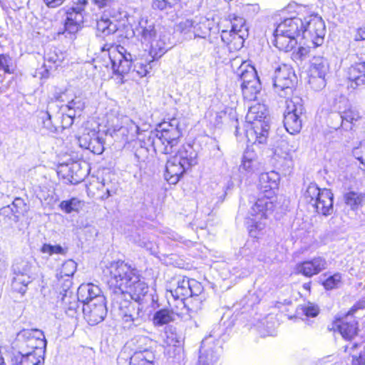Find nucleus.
<instances>
[{"label":"nucleus","instance_id":"3c124183","mask_svg":"<svg viewBox=\"0 0 365 365\" xmlns=\"http://www.w3.org/2000/svg\"><path fill=\"white\" fill-rule=\"evenodd\" d=\"M41 119L42 125L46 130L51 133L57 131L58 126L53 122L51 115L48 112H42Z\"/></svg>","mask_w":365,"mask_h":365},{"label":"nucleus","instance_id":"72a5a7b5","mask_svg":"<svg viewBox=\"0 0 365 365\" xmlns=\"http://www.w3.org/2000/svg\"><path fill=\"white\" fill-rule=\"evenodd\" d=\"M133 340L137 347L135 353H142L143 355L148 352L154 354L153 349L156 346L155 341L145 336H138Z\"/></svg>","mask_w":365,"mask_h":365},{"label":"nucleus","instance_id":"f704fd0d","mask_svg":"<svg viewBox=\"0 0 365 365\" xmlns=\"http://www.w3.org/2000/svg\"><path fill=\"white\" fill-rule=\"evenodd\" d=\"M257 164L256 153L252 150L247 149L244 153L240 170H243L247 173H252L257 168Z\"/></svg>","mask_w":365,"mask_h":365},{"label":"nucleus","instance_id":"412c9836","mask_svg":"<svg viewBox=\"0 0 365 365\" xmlns=\"http://www.w3.org/2000/svg\"><path fill=\"white\" fill-rule=\"evenodd\" d=\"M279 175L274 171L263 173L259 178V190L264 195H269L271 197L274 194V190L278 187Z\"/></svg>","mask_w":365,"mask_h":365},{"label":"nucleus","instance_id":"37998d69","mask_svg":"<svg viewBox=\"0 0 365 365\" xmlns=\"http://www.w3.org/2000/svg\"><path fill=\"white\" fill-rule=\"evenodd\" d=\"M0 365H19L17 351L0 347Z\"/></svg>","mask_w":365,"mask_h":365},{"label":"nucleus","instance_id":"6e6552de","mask_svg":"<svg viewBox=\"0 0 365 365\" xmlns=\"http://www.w3.org/2000/svg\"><path fill=\"white\" fill-rule=\"evenodd\" d=\"M297 83V76L292 68L287 64H281L275 68L273 76L274 92L280 97L290 99L293 97Z\"/></svg>","mask_w":365,"mask_h":365},{"label":"nucleus","instance_id":"0eeeda50","mask_svg":"<svg viewBox=\"0 0 365 365\" xmlns=\"http://www.w3.org/2000/svg\"><path fill=\"white\" fill-rule=\"evenodd\" d=\"M304 198L319 214L327 216L333 212V194L330 190H322L316 183H310L304 193Z\"/></svg>","mask_w":365,"mask_h":365},{"label":"nucleus","instance_id":"8fccbe9b","mask_svg":"<svg viewBox=\"0 0 365 365\" xmlns=\"http://www.w3.org/2000/svg\"><path fill=\"white\" fill-rule=\"evenodd\" d=\"M344 198L346 205L350 206L352 210L357 209L362 201V197L354 192L346 193Z\"/></svg>","mask_w":365,"mask_h":365},{"label":"nucleus","instance_id":"9b49d317","mask_svg":"<svg viewBox=\"0 0 365 365\" xmlns=\"http://www.w3.org/2000/svg\"><path fill=\"white\" fill-rule=\"evenodd\" d=\"M16 346L19 350L34 352L41 350L45 353L46 340L42 331L39 329H24L16 336Z\"/></svg>","mask_w":365,"mask_h":365},{"label":"nucleus","instance_id":"c9c22d12","mask_svg":"<svg viewBox=\"0 0 365 365\" xmlns=\"http://www.w3.org/2000/svg\"><path fill=\"white\" fill-rule=\"evenodd\" d=\"M190 279L187 277L179 278L177 281V287L171 291L172 296L175 299H184L189 297Z\"/></svg>","mask_w":365,"mask_h":365},{"label":"nucleus","instance_id":"ddd939ff","mask_svg":"<svg viewBox=\"0 0 365 365\" xmlns=\"http://www.w3.org/2000/svg\"><path fill=\"white\" fill-rule=\"evenodd\" d=\"M329 68L328 61L324 57H313L309 70V83L314 90L319 91L325 87V76L329 71Z\"/></svg>","mask_w":365,"mask_h":365},{"label":"nucleus","instance_id":"ea45409f","mask_svg":"<svg viewBox=\"0 0 365 365\" xmlns=\"http://www.w3.org/2000/svg\"><path fill=\"white\" fill-rule=\"evenodd\" d=\"M241 88L245 99L254 101L257 98V95L260 92L262 85L260 81H254L250 83L241 85Z\"/></svg>","mask_w":365,"mask_h":365},{"label":"nucleus","instance_id":"c756f323","mask_svg":"<svg viewBox=\"0 0 365 365\" xmlns=\"http://www.w3.org/2000/svg\"><path fill=\"white\" fill-rule=\"evenodd\" d=\"M17 353L19 365H38L43 360L45 354L42 353L41 350H38L37 352H34V351H25L24 352L22 350H19Z\"/></svg>","mask_w":365,"mask_h":365},{"label":"nucleus","instance_id":"2eb2a0df","mask_svg":"<svg viewBox=\"0 0 365 365\" xmlns=\"http://www.w3.org/2000/svg\"><path fill=\"white\" fill-rule=\"evenodd\" d=\"M83 312L90 325L93 326L103 321L108 312L105 297H100L96 302L83 306Z\"/></svg>","mask_w":365,"mask_h":365},{"label":"nucleus","instance_id":"a19ab883","mask_svg":"<svg viewBox=\"0 0 365 365\" xmlns=\"http://www.w3.org/2000/svg\"><path fill=\"white\" fill-rule=\"evenodd\" d=\"M155 354L148 352L143 355L142 353H134L130 359L129 365H153Z\"/></svg>","mask_w":365,"mask_h":365},{"label":"nucleus","instance_id":"a211bd4d","mask_svg":"<svg viewBox=\"0 0 365 365\" xmlns=\"http://www.w3.org/2000/svg\"><path fill=\"white\" fill-rule=\"evenodd\" d=\"M327 266V259L323 257L318 256L312 259L297 263L295 266V272L307 277H312L326 269Z\"/></svg>","mask_w":365,"mask_h":365},{"label":"nucleus","instance_id":"f8f14e48","mask_svg":"<svg viewBox=\"0 0 365 365\" xmlns=\"http://www.w3.org/2000/svg\"><path fill=\"white\" fill-rule=\"evenodd\" d=\"M88 0H73V6L66 11V18L64 24V34L75 35L83 23V12Z\"/></svg>","mask_w":365,"mask_h":365},{"label":"nucleus","instance_id":"4be33fe9","mask_svg":"<svg viewBox=\"0 0 365 365\" xmlns=\"http://www.w3.org/2000/svg\"><path fill=\"white\" fill-rule=\"evenodd\" d=\"M148 286L140 278V275L137 274V279L132 280L128 287L125 289V297L128 296L133 301L143 303L144 298L148 292Z\"/></svg>","mask_w":365,"mask_h":365},{"label":"nucleus","instance_id":"f257e3e1","mask_svg":"<svg viewBox=\"0 0 365 365\" xmlns=\"http://www.w3.org/2000/svg\"><path fill=\"white\" fill-rule=\"evenodd\" d=\"M275 29L276 31L286 34L295 38L302 35V38L309 41L314 48L323 44L326 34L324 22L317 15H310L304 18L298 16L286 19Z\"/></svg>","mask_w":365,"mask_h":365},{"label":"nucleus","instance_id":"cd10ccee","mask_svg":"<svg viewBox=\"0 0 365 365\" xmlns=\"http://www.w3.org/2000/svg\"><path fill=\"white\" fill-rule=\"evenodd\" d=\"M336 117L340 119L341 125L346 130L351 129L352 125H354L361 118L359 111L351 106L339 112Z\"/></svg>","mask_w":365,"mask_h":365},{"label":"nucleus","instance_id":"7ed1b4c3","mask_svg":"<svg viewBox=\"0 0 365 365\" xmlns=\"http://www.w3.org/2000/svg\"><path fill=\"white\" fill-rule=\"evenodd\" d=\"M107 284L111 297L125 294V289L137 279L138 271L122 261L113 262L108 267Z\"/></svg>","mask_w":365,"mask_h":365},{"label":"nucleus","instance_id":"774afa93","mask_svg":"<svg viewBox=\"0 0 365 365\" xmlns=\"http://www.w3.org/2000/svg\"><path fill=\"white\" fill-rule=\"evenodd\" d=\"M140 246L150 251L151 254L155 253V245L150 241H143L140 243Z\"/></svg>","mask_w":365,"mask_h":365},{"label":"nucleus","instance_id":"473e14b6","mask_svg":"<svg viewBox=\"0 0 365 365\" xmlns=\"http://www.w3.org/2000/svg\"><path fill=\"white\" fill-rule=\"evenodd\" d=\"M239 76L242 81L241 85L259 81L255 67L246 63H243L239 68Z\"/></svg>","mask_w":365,"mask_h":365},{"label":"nucleus","instance_id":"4468645a","mask_svg":"<svg viewBox=\"0 0 365 365\" xmlns=\"http://www.w3.org/2000/svg\"><path fill=\"white\" fill-rule=\"evenodd\" d=\"M274 203L271 200V197L267 195H264L262 197H259L256 202L252 205L249 214L252 217L251 220L254 223L255 229L262 230L264 227V223L258 222L266 219L274 210Z\"/></svg>","mask_w":365,"mask_h":365},{"label":"nucleus","instance_id":"9d476101","mask_svg":"<svg viewBox=\"0 0 365 365\" xmlns=\"http://www.w3.org/2000/svg\"><path fill=\"white\" fill-rule=\"evenodd\" d=\"M14 274L11 287L14 292L24 294L27 290V286L34 279V270L35 267L31 261L26 259H16L12 266Z\"/></svg>","mask_w":365,"mask_h":365},{"label":"nucleus","instance_id":"680f3d73","mask_svg":"<svg viewBox=\"0 0 365 365\" xmlns=\"http://www.w3.org/2000/svg\"><path fill=\"white\" fill-rule=\"evenodd\" d=\"M190 289H189V291H190L189 297L199 295L202 290V287L201 284L197 281L192 279H190Z\"/></svg>","mask_w":365,"mask_h":365},{"label":"nucleus","instance_id":"e2e57ef3","mask_svg":"<svg viewBox=\"0 0 365 365\" xmlns=\"http://www.w3.org/2000/svg\"><path fill=\"white\" fill-rule=\"evenodd\" d=\"M67 107L70 110L73 109L81 111L83 109L84 104L81 101L80 98L76 97L75 98H73L71 101H68Z\"/></svg>","mask_w":365,"mask_h":365},{"label":"nucleus","instance_id":"20e7f679","mask_svg":"<svg viewBox=\"0 0 365 365\" xmlns=\"http://www.w3.org/2000/svg\"><path fill=\"white\" fill-rule=\"evenodd\" d=\"M178 126V120L173 118L170 129L164 131L148 132V143L153 146L155 152L163 154L173 153L175 150L182 135Z\"/></svg>","mask_w":365,"mask_h":365},{"label":"nucleus","instance_id":"5fc2aeb1","mask_svg":"<svg viewBox=\"0 0 365 365\" xmlns=\"http://www.w3.org/2000/svg\"><path fill=\"white\" fill-rule=\"evenodd\" d=\"M301 309L304 315L311 317H317L319 312L318 306L311 302L302 305Z\"/></svg>","mask_w":365,"mask_h":365},{"label":"nucleus","instance_id":"423d86ee","mask_svg":"<svg viewBox=\"0 0 365 365\" xmlns=\"http://www.w3.org/2000/svg\"><path fill=\"white\" fill-rule=\"evenodd\" d=\"M110 123L108 133L116 141L129 142L147 132L141 129L128 116L118 113L116 115L109 117Z\"/></svg>","mask_w":365,"mask_h":365},{"label":"nucleus","instance_id":"052dcab7","mask_svg":"<svg viewBox=\"0 0 365 365\" xmlns=\"http://www.w3.org/2000/svg\"><path fill=\"white\" fill-rule=\"evenodd\" d=\"M310 47V46H309ZM309 53V48L300 46L296 52L292 53V58L294 61H303Z\"/></svg>","mask_w":365,"mask_h":365},{"label":"nucleus","instance_id":"4c0bfd02","mask_svg":"<svg viewBox=\"0 0 365 365\" xmlns=\"http://www.w3.org/2000/svg\"><path fill=\"white\" fill-rule=\"evenodd\" d=\"M96 30L98 35L101 34L103 36H108L114 34L118 30V28L117 25L108 17L102 16L96 21Z\"/></svg>","mask_w":365,"mask_h":365},{"label":"nucleus","instance_id":"f3484780","mask_svg":"<svg viewBox=\"0 0 365 365\" xmlns=\"http://www.w3.org/2000/svg\"><path fill=\"white\" fill-rule=\"evenodd\" d=\"M270 125L268 120L247 123L245 135L247 141L253 145L264 144L269 135Z\"/></svg>","mask_w":365,"mask_h":365},{"label":"nucleus","instance_id":"79ce46f5","mask_svg":"<svg viewBox=\"0 0 365 365\" xmlns=\"http://www.w3.org/2000/svg\"><path fill=\"white\" fill-rule=\"evenodd\" d=\"M14 71L13 59L7 54H0V83H2L6 73H13Z\"/></svg>","mask_w":365,"mask_h":365},{"label":"nucleus","instance_id":"c03bdc74","mask_svg":"<svg viewBox=\"0 0 365 365\" xmlns=\"http://www.w3.org/2000/svg\"><path fill=\"white\" fill-rule=\"evenodd\" d=\"M56 290L59 292L61 297H63V294H66L67 295L74 294L73 292L71 290L72 286L71 278L58 276V274L56 275Z\"/></svg>","mask_w":365,"mask_h":365},{"label":"nucleus","instance_id":"a18cd8bd","mask_svg":"<svg viewBox=\"0 0 365 365\" xmlns=\"http://www.w3.org/2000/svg\"><path fill=\"white\" fill-rule=\"evenodd\" d=\"M83 205L82 202L76 197H72L68 200H63L60 203L61 209L66 213L78 212Z\"/></svg>","mask_w":365,"mask_h":365},{"label":"nucleus","instance_id":"4d7b16f0","mask_svg":"<svg viewBox=\"0 0 365 365\" xmlns=\"http://www.w3.org/2000/svg\"><path fill=\"white\" fill-rule=\"evenodd\" d=\"M354 157L365 165V141L361 142L359 145L352 150Z\"/></svg>","mask_w":365,"mask_h":365},{"label":"nucleus","instance_id":"49530a36","mask_svg":"<svg viewBox=\"0 0 365 365\" xmlns=\"http://www.w3.org/2000/svg\"><path fill=\"white\" fill-rule=\"evenodd\" d=\"M118 187L117 182L113 181L109 176L103 178L102 181V190L106 192V194L102 196V198L107 199L116 194Z\"/></svg>","mask_w":365,"mask_h":365},{"label":"nucleus","instance_id":"1a4fd4ad","mask_svg":"<svg viewBox=\"0 0 365 365\" xmlns=\"http://www.w3.org/2000/svg\"><path fill=\"white\" fill-rule=\"evenodd\" d=\"M286 104L287 107L284 113V125L287 132L294 135L299 133L302 128V117L304 113L302 99L295 96L290 99H287Z\"/></svg>","mask_w":365,"mask_h":365},{"label":"nucleus","instance_id":"58836bf2","mask_svg":"<svg viewBox=\"0 0 365 365\" xmlns=\"http://www.w3.org/2000/svg\"><path fill=\"white\" fill-rule=\"evenodd\" d=\"M200 28V24L194 25L192 20L186 19L180 21L176 26V30L185 34H192L194 37L205 38L204 34L197 32V29Z\"/></svg>","mask_w":365,"mask_h":365},{"label":"nucleus","instance_id":"bb28decb","mask_svg":"<svg viewBox=\"0 0 365 365\" xmlns=\"http://www.w3.org/2000/svg\"><path fill=\"white\" fill-rule=\"evenodd\" d=\"M265 120H268L269 123L268 110L265 105L256 103L250 107L246 115V122L247 123L264 122Z\"/></svg>","mask_w":365,"mask_h":365},{"label":"nucleus","instance_id":"6e6d98bb","mask_svg":"<svg viewBox=\"0 0 365 365\" xmlns=\"http://www.w3.org/2000/svg\"><path fill=\"white\" fill-rule=\"evenodd\" d=\"M180 0H153V7L160 10L171 8L176 5Z\"/></svg>","mask_w":365,"mask_h":365},{"label":"nucleus","instance_id":"dca6fc26","mask_svg":"<svg viewBox=\"0 0 365 365\" xmlns=\"http://www.w3.org/2000/svg\"><path fill=\"white\" fill-rule=\"evenodd\" d=\"M112 68L115 74L123 76L128 73L132 68L133 61V55L126 51L123 46L113 50L110 54Z\"/></svg>","mask_w":365,"mask_h":365},{"label":"nucleus","instance_id":"de8ad7c7","mask_svg":"<svg viewBox=\"0 0 365 365\" xmlns=\"http://www.w3.org/2000/svg\"><path fill=\"white\" fill-rule=\"evenodd\" d=\"M77 264L72 260L66 261L61 267L58 276L71 278L76 271Z\"/></svg>","mask_w":365,"mask_h":365},{"label":"nucleus","instance_id":"2f4dec72","mask_svg":"<svg viewBox=\"0 0 365 365\" xmlns=\"http://www.w3.org/2000/svg\"><path fill=\"white\" fill-rule=\"evenodd\" d=\"M61 301L66 314L71 317H74L78 312L80 303H81V301L78 299V294L67 295L63 294L61 297Z\"/></svg>","mask_w":365,"mask_h":365},{"label":"nucleus","instance_id":"bf43d9fd","mask_svg":"<svg viewBox=\"0 0 365 365\" xmlns=\"http://www.w3.org/2000/svg\"><path fill=\"white\" fill-rule=\"evenodd\" d=\"M150 69H151L150 63H138L134 66L133 72H135L140 77H144L149 73Z\"/></svg>","mask_w":365,"mask_h":365},{"label":"nucleus","instance_id":"39448f33","mask_svg":"<svg viewBox=\"0 0 365 365\" xmlns=\"http://www.w3.org/2000/svg\"><path fill=\"white\" fill-rule=\"evenodd\" d=\"M113 304L119 310L124 328L132 329L140 325L145 319L144 306L140 302H131L125 297V294L115 295L112 297Z\"/></svg>","mask_w":365,"mask_h":365},{"label":"nucleus","instance_id":"603ef678","mask_svg":"<svg viewBox=\"0 0 365 365\" xmlns=\"http://www.w3.org/2000/svg\"><path fill=\"white\" fill-rule=\"evenodd\" d=\"M41 252L48 254L49 256L53 254L65 255L66 251L61 245H51L50 244H43L41 247Z\"/></svg>","mask_w":365,"mask_h":365},{"label":"nucleus","instance_id":"6ab92c4d","mask_svg":"<svg viewBox=\"0 0 365 365\" xmlns=\"http://www.w3.org/2000/svg\"><path fill=\"white\" fill-rule=\"evenodd\" d=\"M356 308L353 307L341 319L336 321V327L342 337L351 340L358 333L357 322L353 316Z\"/></svg>","mask_w":365,"mask_h":365},{"label":"nucleus","instance_id":"69168bd1","mask_svg":"<svg viewBox=\"0 0 365 365\" xmlns=\"http://www.w3.org/2000/svg\"><path fill=\"white\" fill-rule=\"evenodd\" d=\"M278 148L284 149L285 150L284 153H285L286 156L289 155L290 153L294 152L295 150L294 146L291 145L289 148V143L286 140H282L280 142V144H279Z\"/></svg>","mask_w":365,"mask_h":365},{"label":"nucleus","instance_id":"09e8293b","mask_svg":"<svg viewBox=\"0 0 365 365\" xmlns=\"http://www.w3.org/2000/svg\"><path fill=\"white\" fill-rule=\"evenodd\" d=\"M23 204L22 200L19 198H16L14 200V201L9 205L6 207H4L1 210V214L8 217L9 219H12V217L11 216V209H15V218L19 217V214L21 213L20 210H19V206Z\"/></svg>","mask_w":365,"mask_h":365},{"label":"nucleus","instance_id":"f03ea898","mask_svg":"<svg viewBox=\"0 0 365 365\" xmlns=\"http://www.w3.org/2000/svg\"><path fill=\"white\" fill-rule=\"evenodd\" d=\"M197 152L190 144L180 147L167 160L165 178L170 184H176L182 175L197 163Z\"/></svg>","mask_w":365,"mask_h":365},{"label":"nucleus","instance_id":"864d4df0","mask_svg":"<svg viewBox=\"0 0 365 365\" xmlns=\"http://www.w3.org/2000/svg\"><path fill=\"white\" fill-rule=\"evenodd\" d=\"M341 276L339 273H336L328 277L324 282L323 285L326 289H332L336 288L341 282Z\"/></svg>","mask_w":365,"mask_h":365},{"label":"nucleus","instance_id":"b1692460","mask_svg":"<svg viewBox=\"0 0 365 365\" xmlns=\"http://www.w3.org/2000/svg\"><path fill=\"white\" fill-rule=\"evenodd\" d=\"M212 336H209L202 340L200 349V355L196 365H213L218 359L217 351L209 346Z\"/></svg>","mask_w":365,"mask_h":365},{"label":"nucleus","instance_id":"aec40b11","mask_svg":"<svg viewBox=\"0 0 365 365\" xmlns=\"http://www.w3.org/2000/svg\"><path fill=\"white\" fill-rule=\"evenodd\" d=\"M349 86L353 89H362L365 86V62L356 63L347 71Z\"/></svg>","mask_w":365,"mask_h":365},{"label":"nucleus","instance_id":"5701e85b","mask_svg":"<svg viewBox=\"0 0 365 365\" xmlns=\"http://www.w3.org/2000/svg\"><path fill=\"white\" fill-rule=\"evenodd\" d=\"M78 299L81 301L83 306L91 302H96V299L104 297L98 286L92 283L82 284L78 288Z\"/></svg>","mask_w":365,"mask_h":365},{"label":"nucleus","instance_id":"7c9ffc66","mask_svg":"<svg viewBox=\"0 0 365 365\" xmlns=\"http://www.w3.org/2000/svg\"><path fill=\"white\" fill-rule=\"evenodd\" d=\"M64 58V53L56 48L48 49L44 54V66L46 71L56 68Z\"/></svg>","mask_w":365,"mask_h":365},{"label":"nucleus","instance_id":"c85d7f7f","mask_svg":"<svg viewBox=\"0 0 365 365\" xmlns=\"http://www.w3.org/2000/svg\"><path fill=\"white\" fill-rule=\"evenodd\" d=\"M274 45L281 51L288 52L292 51L297 44V38L286 34H282L276 31V29L273 33Z\"/></svg>","mask_w":365,"mask_h":365},{"label":"nucleus","instance_id":"338daca9","mask_svg":"<svg viewBox=\"0 0 365 365\" xmlns=\"http://www.w3.org/2000/svg\"><path fill=\"white\" fill-rule=\"evenodd\" d=\"M46 5L49 8H56L66 1V0H43Z\"/></svg>","mask_w":365,"mask_h":365},{"label":"nucleus","instance_id":"13d9d810","mask_svg":"<svg viewBox=\"0 0 365 365\" xmlns=\"http://www.w3.org/2000/svg\"><path fill=\"white\" fill-rule=\"evenodd\" d=\"M232 31L235 35H238L242 30L247 31L245 20L243 18H235L232 25Z\"/></svg>","mask_w":365,"mask_h":365},{"label":"nucleus","instance_id":"393cba45","mask_svg":"<svg viewBox=\"0 0 365 365\" xmlns=\"http://www.w3.org/2000/svg\"><path fill=\"white\" fill-rule=\"evenodd\" d=\"M81 147L91 150L94 154L100 155L104 150L103 139L97 133L83 135L78 139Z\"/></svg>","mask_w":365,"mask_h":365},{"label":"nucleus","instance_id":"e433bc0d","mask_svg":"<svg viewBox=\"0 0 365 365\" xmlns=\"http://www.w3.org/2000/svg\"><path fill=\"white\" fill-rule=\"evenodd\" d=\"M175 319V314L173 310L162 309L157 311L153 316V324L155 326H163Z\"/></svg>","mask_w":365,"mask_h":365},{"label":"nucleus","instance_id":"0e129e2a","mask_svg":"<svg viewBox=\"0 0 365 365\" xmlns=\"http://www.w3.org/2000/svg\"><path fill=\"white\" fill-rule=\"evenodd\" d=\"M237 35H235L232 30L230 31H222L221 33V40L226 44H230L232 39L236 37Z\"/></svg>","mask_w":365,"mask_h":365},{"label":"nucleus","instance_id":"a878e982","mask_svg":"<svg viewBox=\"0 0 365 365\" xmlns=\"http://www.w3.org/2000/svg\"><path fill=\"white\" fill-rule=\"evenodd\" d=\"M135 30L138 34L141 36L142 41L148 43H152L156 36L154 21L148 18H141Z\"/></svg>","mask_w":365,"mask_h":365}]
</instances>
